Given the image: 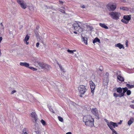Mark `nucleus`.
<instances>
[{"instance_id": "nucleus-25", "label": "nucleus", "mask_w": 134, "mask_h": 134, "mask_svg": "<svg viewBox=\"0 0 134 134\" xmlns=\"http://www.w3.org/2000/svg\"><path fill=\"white\" fill-rule=\"evenodd\" d=\"M121 93L119 94H117L116 93H114V96L115 97H121L122 96L121 95Z\"/></svg>"}, {"instance_id": "nucleus-5", "label": "nucleus", "mask_w": 134, "mask_h": 134, "mask_svg": "<svg viewBox=\"0 0 134 134\" xmlns=\"http://www.w3.org/2000/svg\"><path fill=\"white\" fill-rule=\"evenodd\" d=\"M107 8L110 11H114L116 8V5H110L108 4L107 5Z\"/></svg>"}, {"instance_id": "nucleus-8", "label": "nucleus", "mask_w": 134, "mask_h": 134, "mask_svg": "<svg viewBox=\"0 0 134 134\" xmlns=\"http://www.w3.org/2000/svg\"><path fill=\"white\" fill-rule=\"evenodd\" d=\"M91 112L92 113L95 115L98 119L99 118L98 114V110L96 108H93L91 110Z\"/></svg>"}, {"instance_id": "nucleus-31", "label": "nucleus", "mask_w": 134, "mask_h": 134, "mask_svg": "<svg viewBox=\"0 0 134 134\" xmlns=\"http://www.w3.org/2000/svg\"><path fill=\"white\" fill-rule=\"evenodd\" d=\"M59 67L62 71L63 72H65V71L64 70V68H63L62 67V66L61 65H59Z\"/></svg>"}, {"instance_id": "nucleus-38", "label": "nucleus", "mask_w": 134, "mask_h": 134, "mask_svg": "<svg viewBox=\"0 0 134 134\" xmlns=\"http://www.w3.org/2000/svg\"><path fill=\"white\" fill-rule=\"evenodd\" d=\"M99 70L100 71H103V68L102 66H100L99 68Z\"/></svg>"}, {"instance_id": "nucleus-48", "label": "nucleus", "mask_w": 134, "mask_h": 134, "mask_svg": "<svg viewBox=\"0 0 134 134\" xmlns=\"http://www.w3.org/2000/svg\"><path fill=\"white\" fill-rule=\"evenodd\" d=\"M105 75L107 77H108L109 75V73L108 72H106L105 74Z\"/></svg>"}, {"instance_id": "nucleus-55", "label": "nucleus", "mask_w": 134, "mask_h": 134, "mask_svg": "<svg viewBox=\"0 0 134 134\" xmlns=\"http://www.w3.org/2000/svg\"><path fill=\"white\" fill-rule=\"evenodd\" d=\"M120 71H118V72H117L116 73L117 75L119 73H120Z\"/></svg>"}, {"instance_id": "nucleus-32", "label": "nucleus", "mask_w": 134, "mask_h": 134, "mask_svg": "<svg viewBox=\"0 0 134 134\" xmlns=\"http://www.w3.org/2000/svg\"><path fill=\"white\" fill-rule=\"evenodd\" d=\"M41 122L43 126H45L46 125V122L43 120H41Z\"/></svg>"}, {"instance_id": "nucleus-46", "label": "nucleus", "mask_w": 134, "mask_h": 134, "mask_svg": "<svg viewBox=\"0 0 134 134\" xmlns=\"http://www.w3.org/2000/svg\"><path fill=\"white\" fill-rule=\"evenodd\" d=\"M81 7L82 8H85V5H81Z\"/></svg>"}, {"instance_id": "nucleus-29", "label": "nucleus", "mask_w": 134, "mask_h": 134, "mask_svg": "<svg viewBox=\"0 0 134 134\" xmlns=\"http://www.w3.org/2000/svg\"><path fill=\"white\" fill-rule=\"evenodd\" d=\"M67 51L68 52L70 53H71L74 54V52H76V50H70L69 49H68L67 50Z\"/></svg>"}, {"instance_id": "nucleus-9", "label": "nucleus", "mask_w": 134, "mask_h": 134, "mask_svg": "<svg viewBox=\"0 0 134 134\" xmlns=\"http://www.w3.org/2000/svg\"><path fill=\"white\" fill-rule=\"evenodd\" d=\"M31 116L33 120H35L34 122H37V115L35 112H32L31 114Z\"/></svg>"}, {"instance_id": "nucleus-60", "label": "nucleus", "mask_w": 134, "mask_h": 134, "mask_svg": "<svg viewBox=\"0 0 134 134\" xmlns=\"http://www.w3.org/2000/svg\"><path fill=\"white\" fill-rule=\"evenodd\" d=\"M42 43H43V41H42Z\"/></svg>"}, {"instance_id": "nucleus-12", "label": "nucleus", "mask_w": 134, "mask_h": 134, "mask_svg": "<svg viewBox=\"0 0 134 134\" xmlns=\"http://www.w3.org/2000/svg\"><path fill=\"white\" fill-rule=\"evenodd\" d=\"M115 47H118L120 49H121V48H123V49H124V47L123 45L120 43H118L116 44L115 45Z\"/></svg>"}, {"instance_id": "nucleus-35", "label": "nucleus", "mask_w": 134, "mask_h": 134, "mask_svg": "<svg viewBox=\"0 0 134 134\" xmlns=\"http://www.w3.org/2000/svg\"><path fill=\"white\" fill-rule=\"evenodd\" d=\"M58 119L59 121H61L62 122L63 121V118L62 117L59 116H58Z\"/></svg>"}, {"instance_id": "nucleus-1", "label": "nucleus", "mask_w": 134, "mask_h": 134, "mask_svg": "<svg viewBox=\"0 0 134 134\" xmlns=\"http://www.w3.org/2000/svg\"><path fill=\"white\" fill-rule=\"evenodd\" d=\"M83 121L87 126H92L93 125L94 119L90 115H87L84 116L83 118Z\"/></svg>"}, {"instance_id": "nucleus-47", "label": "nucleus", "mask_w": 134, "mask_h": 134, "mask_svg": "<svg viewBox=\"0 0 134 134\" xmlns=\"http://www.w3.org/2000/svg\"><path fill=\"white\" fill-rule=\"evenodd\" d=\"M126 45L127 47L128 46V41L127 40H126Z\"/></svg>"}, {"instance_id": "nucleus-37", "label": "nucleus", "mask_w": 134, "mask_h": 134, "mask_svg": "<svg viewBox=\"0 0 134 134\" xmlns=\"http://www.w3.org/2000/svg\"><path fill=\"white\" fill-rule=\"evenodd\" d=\"M131 92L130 90H127L126 92V93L127 95H129L131 94Z\"/></svg>"}, {"instance_id": "nucleus-23", "label": "nucleus", "mask_w": 134, "mask_h": 134, "mask_svg": "<svg viewBox=\"0 0 134 134\" xmlns=\"http://www.w3.org/2000/svg\"><path fill=\"white\" fill-rule=\"evenodd\" d=\"M97 42H98L100 43V40L97 37L93 41V43H94Z\"/></svg>"}, {"instance_id": "nucleus-51", "label": "nucleus", "mask_w": 134, "mask_h": 134, "mask_svg": "<svg viewBox=\"0 0 134 134\" xmlns=\"http://www.w3.org/2000/svg\"><path fill=\"white\" fill-rule=\"evenodd\" d=\"M0 24L1 25V26H2V28L3 29V25L2 24V23H1Z\"/></svg>"}, {"instance_id": "nucleus-28", "label": "nucleus", "mask_w": 134, "mask_h": 134, "mask_svg": "<svg viewBox=\"0 0 134 134\" xmlns=\"http://www.w3.org/2000/svg\"><path fill=\"white\" fill-rule=\"evenodd\" d=\"M110 129L112 130V134H118V133L117 132L115 131L113 128H111V129Z\"/></svg>"}, {"instance_id": "nucleus-40", "label": "nucleus", "mask_w": 134, "mask_h": 134, "mask_svg": "<svg viewBox=\"0 0 134 134\" xmlns=\"http://www.w3.org/2000/svg\"><path fill=\"white\" fill-rule=\"evenodd\" d=\"M35 132L37 134H41L40 131L39 130H38L37 131H35Z\"/></svg>"}, {"instance_id": "nucleus-21", "label": "nucleus", "mask_w": 134, "mask_h": 134, "mask_svg": "<svg viewBox=\"0 0 134 134\" xmlns=\"http://www.w3.org/2000/svg\"><path fill=\"white\" fill-rule=\"evenodd\" d=\"M117 78L120 81H124V78L121 76L119 75L118 76H117Z\"/></svg>"}, {"instance_id": "nucleus-52", "label": "nucleus", "mask_w": 134, "mask_h": 134, "mask_svg": "<svg viewBox=\"0 0 134 134\" xmlns=\"http://www.w3.org/2000/svg\"><path fill=\"white\" fill-rule=\"evenodd\" d=\"M66 134H71V133L70 132H69L66 133Z\"/></svg>"}, {"instance_id": "nucleus-6", "label": "nucleus", "mask_w": 134, "mask_h": 134, "mask_svg": "<svg viewBox=\"0 0 134 134\" xmlns=\"http://www.w3.org/2000/svg\"><path fill=\"white\" fill-rule=\"evenodd\" d=\"M89 83L91 90V92L93 93V94L94 92V90L95 88V85L92 81H89Z\"/></svg>"}, {"instance_id": "nucleus-14", "label": "nucleus", "mask_w": 134, "mask_h": 134, "mask_svg": "<svg viewBox=\"0 0 134 134\" xmlns=\"http://www.w3.org/2000/svg\"><path fill=\"white\" fill-rule=\"evenodd\" d=\"M20 65L21 66H24L26 67H28L29 66V64L26 62H20Z\"/></svg>"}, {"instance_id": "nucleus-26", "label": "nucleus", "mask_w": 134, "mask_h": 134, "mask_svg": "<svg viewBox=\"0 0 134 134\" xmlns=\"http://www.w3.org/2000/svg\"><path fill=\"white\" fill-rule=\"evenodd\" d=\"M126 86L128 88H133L134 86L133 85H130L129 84H127L126 85Z\"/></svg>"}, {"instance_id": "nucleus-18", "label": "nucleus", "mask_w": 134, "mask_h": 134, "mask_svg": "<svg viewBox=\"0 0 134 134\" xmlns=\"http://www.w3.org/2000/svg\"><path fill=\"white\" fill-rule=\"evenodd\" d=\"M99 25L101 27L104 29H108V27L104 24L100 23L99 24Z\"/></svg>"}, {"instance_id": "nucleus-49", "label": "nucleus", "mask_w": 134, "mask_h": 134, "mask_svg": "<svg viewBox=\"0 0 134 134\" xmlns=\"http://www.w3.org/2000/svg\"><path fill=\"white\" fill-rule=\"evenodd\" d=\"M60 12L64 13H65V11L63 10H61L60 11Z\"/></svg>"}, {"instance_id": "nucleus-7", "label": "nucleus", "mask_w": 134, "mask_h": 134, "mask_svg": "<svg viewBox=\"0 0 134 134\" xmlns=\"http://www.w3.org/2000/svg\"><path fill=\"white\" fill-rule=\"evenodd\" d=\"M107 125L110 128V129L113 128L112 126H113L114 128H115V127H118V125L117 123L111 121L110 122H109L107 124Z\"/></svg>"}, {"instance_id": "nucleus-53", "label": "nucleus", "mask_w": 134, "mask_h": 134, "mask_svg": "<svg viewBox=\"0 0 134 134\" xmlns=\"http://www.w3.org/2000/svg\"><path fill=\"white\" fill-rule=\"evenodd\" d=\"M57 63L59 67V65H61L59 64V62L58 61L57 62Z\"/></svg>"}, {"instance_id": "nucleus-15", "label": "nucleus", "mask_w": 134, "mask_h": 134, "mask_svg": "<svg viewBox=\"0 0 134 134\" xmlns=\"http://www.w3.org/2000/svg\"><path fill=\"white\" fill-rule=\"evenodd\" d=\"M122 89H123V92L121 93L120 95L121 96H122V97L124 96L125 93L126 92H127L128 90V88L127 87H125L124 88H123Z\"/></svg>"}, {"instance_id": "nucleus-24", "label": "nucleus", "mask_w": 134, "mask_h": 134, "mask_svg": "<svg viewBox=\"0 0 134 134\" xmlns=\"http://www.w3.org/2000/svg\"><path fill=\"white\" fill-rule=\"evenodd\" d=\"M116 91L117 92L121 93L122 91V89L121 87H118L117 88Z\"/></svg>"}, {"instance_id": "nucleus-17", "label": "nucleus", "mask_w": 134, "mask_h": 134, "mask_svg": "<svg viewBox=\"0 0 134 134\" xmlns=\"http://www.w3.org/2000/svg\"><path fill=\"white\" fill-rule=\"evenodd\" d=\"M82 39L84 43L86 44H87V38L85 37H83L82 35L81 36Z\"/></svg>"}, {"instance_id": "nucleus-27", "label": "nucleus", "mask_w": 134, "mask_h": 134, "mask_svg": "<svg viewBox=\"0 0 134 134\" xmlns=\"http://www.w3.org/2000/svg\"><path fill=\"white\" fill-rule=\"evenodd\" d=\"M17 2L20 5L25 2L23 0H17Z\"/></svg>"}, {"instance_id": "nucleus-11", "label": "nucleus", "mask_w": 134, "mask_h": 134, "mask_svg": "<svg viewBox=\"0 0 134 134\" xmlns=\"http://www.w3.org/2000/svg\"><path fill=\"white\" fill-rule=\"evenodd\" d=\"M131 15H124L123 17V18L128 21L129 23V20L131 19Z\"/></svg>"}, {"instance_id": "nucleus-41", "label": "nucleus", "mask_w": 134, "mask_h": 134, "mask_svg": "<svg viewBox=\"0 0 134 134\" xmlns=\"http://www.w3.org/2000/svg\"><path fill=\"white\" fill-rule=\"evenodd\" d=\"M75 52V53H74V54H75V56L77 58V55L76 54H78V53L76 51V52Z\"/></svg>"}, {"instance_id": "nucleus-19", "label": "nucleus", "mask_w": 134, "mask_h": 134, "mask_svg": "<svg viewBox=\"0 0 134 134\" xmlns=\"http://www.w3.org/2000/svg\"><path fill=\"white\" fill-rule=\"evenodd\" d=\"M134 119L133 118H131L128 122V124L129 125H130L133 122Z\"/></svg>"}, {"instance_id": "nucleus-56", "label": "nucleus", "mask_w": 134, "mask_h": 134, "mask_svg": "<svg viewBox=\"0 0 134 134\" xmlns=\"http://www.w3.org/2000/svg\"><path fill=\"white\" fill-rule=\"evenodd\" d=\"M38 28H39V27L38 26H37L36 27V29L37 30H38Z\"/></svg>"}, {"instance_id": "nucleus-3", "label": "nucleus", "mask_w": 134, "mask_h": 134, "mask_svg": "<svg viewBox=\"0 0 134 134\" xmlns=\"http://www.w3.org/2000/svg\"><path fill=\"white\" fill-rule=\"evenodd\" d=\"M109 14L111 18L114 20H118L120 17L121 14L120 13L118 12H112L109 13Z\"/></svg>"}, {"instance_id": "nucleus-30", "label": "nucleus", "mask_w": 134, "mask_h": 134, "mask_svg": "<svg viewBox=\"0 0 134 134\" xmlns=\"http://www.w3.org/2000/svg\"><path fill=\"white\" fill-rule=\"evenodd\" d=\"M121 21L122 22L125 24H127L128 23V22L126 21L125 19H124V18L122 19Z\"/></svg>"}, {"instance_id": "nucleus-44", "label": "nucleus", "mask_w": 134, "mask_h": 134, "mask_svg": "<svg viewBox=\"0 0 134 134\" xmlns=\"http://www.w3.org/2000/svg\"><path fill=\"white\" fill-rule=\"evenodd\" d=\"M49 109L52 112H53V113H54V112L53 111H52L53 110V109H52V108H51V107H49Z\"/></svg>"}, {"instance_id": "nucleus-13", "label": "nucleus", "mask_w": 134, "mask_h": 134, "mask_svg": "<svg viewBox=\"0 0 134 134\" xmlns=\"http://www.w3.org/2000/svg\"><path fill=\"white\" fill-rule=\"evenodd\" d=\"M39 66L42 69H44L46 64L43 62H39L38 63Z\"/></svg>"}, {"instance_id": "nucleus-57", "label": "nucleus", "mask_w": 134, "mask_h": 134, "mask_svg": "<svg viewBox=\"0 0 134 134\" xmlns=\"http://www.w3.org/2000/svg\"><path fill=\"white\" fill-rule=\"evenodd\" d=\"M134 107L133 106V105H132V106H131V107L132 108H133V109H134Z\"/></svg>"}, {"instance_id": "nucleus-50", "label": "nucleus", "mask_w": 134, "mask_h": 134, "mask_svg": "<svg viewBox=\"0 0 134 134\" xmlns=\"http://www.w3.org/2000/svg\"><path fill=\"white\" fill-rule=\"evenodd\" d=\"M59 2L60 4H63V2L62 1H59Z\"/></svg>"}, {"instance_id": "nucleus-10", "label": "nucleus", "mask_w": 134, "mask_h": 134, "mask_svg": "<svg viewBox=\"0 0 134 134\" xmlns=\"http://www.w3.org/2000/svg\"><path fill=\"white\" fill-rule=\"evenodd\" d=\"M30 37V36H28V35L27 34L26 35L24 39L23 40L24 42H25L27 45H28L29 44V42H27V41L29 39Z\"/></svg>"}, {"instance_id": "nucleus-45", "label": "nucleus", "mask_w": 134, "mask_h": 134, "mask_svg": "<svg viewBox=\"0 0 134 134\" xmlns=\"http://www.w3.org/2000/svg\"><path fill=\"white\" fill-rule=\"evenodd\" d=\"M122 120H120V122L117 123V124H121V123H122Z\"/></svg>"}, {"instance_id": "nucleus-54", "label": "nucleus", "mask_w": 134, "mask_h": 134, "mask_svg": "<svg viewBox=\"0 0 134 134\" xmlns=\"http://www.w3.org/2000/svg\"><path fill=\"white\" fill-rule=\"evenodd\" d=\"M73 32H74V33L75 34H77V32L76 31H74Z\"/></svg>"}, {"instance_id": "nucleus-20", "label": "nucleus", "mask_w": 134, "mask_h": 134, "mask_svg": "<svg viewBox=\"0 0 134 134\" xmlns=\"http://www.w3.org/2000/svg\"><path fill=\"white\" fill-rule=\"evenodd\" d=\"M50 67L49 65L46 64L43 69L49 70L50 69Z\"/></svg>"}, {"instance_id": "nucleus-33", "label": "nucleus", "mask_w": 134, "mask_h": 134, "mask_svg": "<svg viewBox=\"0 0 134 134\" xmlns=\"http://www.w3.org/2000/svg\"><path fill=\"white\" fill-rule=\"evenodd\" d=\"M120 9H122L123 10H127L128 9L127 7H120Z\"/></svg>"}, {"instance_id": "nucleus-22", "label": "nucleus", "mask_w": 134, "mask_h": 134, "mask_svg": "<svg viewBox=\"0 0 134 134\" xmlns=\"http://www.w3.org/2000/svg\"><path fill=\"white\" fill-rule=\"evenodd\" d=\"M27 129L26 128L23 129L22 130V134H28L27 133Z\"/></svg>"}, {"instance_id": "nucleus-16", "label": "nucleus", "mask_w": 134, "mask_h": 134, "mask_svg": "<svg viewBox=\"0 0 134 134\" xmlns=\"http://www.w3.org/2000/svg\"><path fill=\"white\" fill-rule=\"evenodd\" d=\"M21 8L23 9H25L27 8V5L25 2H24L20 5Z\"/></svg>"}, {"instance_id": "nucleus-36", "label": "nucleus", "mask_w": 134, "mask_h": 134, "mask_svg": "<svg viewBox=\"0 0 134 134\" xmlns=\"http://www.w3.org/2000/svg\"><path fill=\"white\" fill-rule=\"evenodd\" d=\"M29 68L33 71H35L37 70V69L31 66L29 67Z\"/></svg>"}, {"instance_id": "nucleus-2", "label": "nucleus", "mask_w": 134, "mask_h": 134, "mask_svg": "<svg viewBox=\"0 0 134 134\" xmlns=\"http://www.w3.org/2000/svg\"><path fill=\"white\" fill-rule=\"evenodd\" d=\"M72 26L75 30L79 33H81L83 31V25L79 22L74 23L73 24Z\"/></svg>"}, {"instance_id": "nucleus-34", "label": "nucleus", "mask_w": 134, "mask_h": 134, "mask_svg": "<svg viewBox=\"0 0 134 134\" xmlns=\"http://www.w3.org/2000/svg\"><path fill=\"white\" fill-rule=\"evenodd\" d=\"M35 34L37 37V38L38 39V33L36 30H35L34 31Z\"/></svg>"}, {"instance_id": "nucleus-4", "label": "nucleus", "mask_w": 134, "mask_h": 134, "mask_svg": "<svg viewBox=\"0 0 134 134\" xmlns=\"http://www.w3.org/2000/svg\"><path fill=\"white\" fill-rule=\"evenodd\" d=\"M78 90L81 94L80 96L81 97H82L83 96L82 95L84 94L87 90L85 86L83 85H80L79 86Z\"/></svg>"}, {"instance_id": "nucleus-58", "label": "nucleus", "mask_w": 134, "mask_h": 134, "mask_svg": "<svg viewBox=\"0 0 134 134\" xmlns=\"http://www.w3.org/2000/svg\"><path fill=\"white\" fill-rule=\"evenodd\" d=\"M123 1L124 2H126L125 1Z\"/></svg>"}, {"instance_id": "nucleus-43", "label": "nucleus", "mask_w": 134, "mask_h": 134, "mask_svg": "<svg viewBox=\"0 0 134 134\" xmlns=\"http://www.w3.org/2000/svg\"><path fill=\"white\" fill-rule=\"evenodd\" d=\"M39 42H37L36 44V47L38 48L39 47Z\"/></svg>"}, {"instance_id": "nucleus-39", "label": "nucleus", "mask_w": 134, "mask_h": 134, "mask_svg": "<svg viewBox=\"0 0 134 134\" xmlns=\"http://www.w3.org/2000/svg\"><path fill=\"white\" fill-rule=\"evenodd\" d=\"M9 34L10 36L11 37H13V32L12 31H10Z\"/></svg>"}, {"instance_id": "nucleus-59", "label": "nucleus", "mask_w": 134, "mask_h": 134, "mask_svg": "<svg viewBox=\"0 0 134 134\" xmlns=\"http://www.w3.org/2000/svg\"><path fill=\"white\" fill-rule=\"evenodd\" d=\"M90 28L91 29H93L92 27H90Z\"/></svg>"}, {"instance_id": "nucleus-42", "label": "nucleus", "mask_w": 134, "mask_h": 134, "mask_svg": "<svg viewBox=\"0 0 134 134\" xmlns=\"http://www.w3.org/2000/svg\"><path fill=\"white\" fill-rule=\"evenodd\" d=\"M16 91L15 90H13L11 92V94H13L14 93L16 92Z\"/></svg>"}]
</instances>
